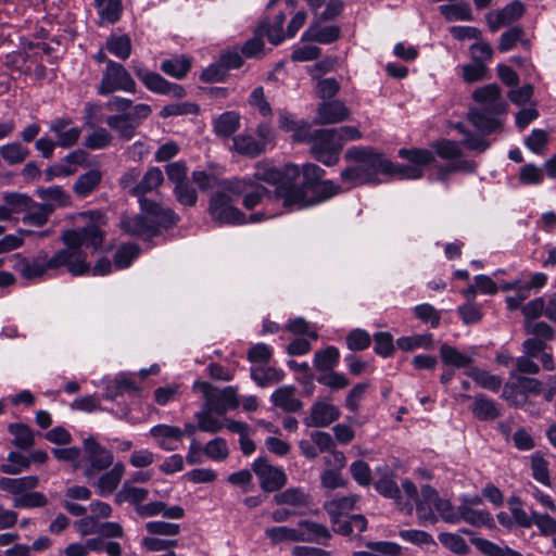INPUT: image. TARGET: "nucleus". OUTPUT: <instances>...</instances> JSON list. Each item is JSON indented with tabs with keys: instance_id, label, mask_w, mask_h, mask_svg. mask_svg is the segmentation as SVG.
I'll list each match as a JSON object with an SVG mask.
<instances>
[{
	"instance_id": "nucleus-1",
	"label": "nucleus",
	"mask_w": 556,
	"mask_h": 556,
	"mask_svg": "<svg viewBox=\"0 0 556 556\" xmlns=\"http://www.w3.org/2000/svg\"><path fill=\"white\" fill-rule=\"evenodd\" d=\"M65 248L54 253L50 258L51 269L65 267L73 276H81L90 271L87 255L83 248L97 250L103 241V233L98 226L90 224L86 227L66 230L62 235Z\"/></svg>"
},
{
	"instance_id": "nucleus-2",
	"label": "nucleus",
	"mask_w": 556,
	"mask_h": 556,
	"mask_svg": "<svg viewBox=\"0 0 556 556\" xmlns=\"http://www.w3.org/2000/svg\"><path fill=\"white\" fill-rule=\"evenodd\" d=\"M344 159L352 165L341 172L340 178L350 186L380 184L379 174L387 175L391 169V161L371 147H352Z\"/></svg>"
},
{
	"instance_id": "nucleus-3",
	"label": "nucleus",
	"mask_w": 556,
	"mask_h": 556,
	"mask_svg": "<svg viewBox=\"0 0 556 556\" xmlns=\"http://www.w3.org/2000/svg\"><path fill=\"white\" fill-rule=\"evenodd\" d=\"M143 214L123 216L119 227L124 232L140 238H152L159 233L160 228H170L178 222V215L169 207L149 199H140Z\"/></svg>"
},
{
	"instance_id": "nucleus-4",
	"label": "nucleus",
	"mask_w": 556,
	"mask_h": 556,
	"mask_svg": "<svg viewBox=\"0 0 556 556\" xmlns=\"http://www.w3.org/2000/svg\"><path fill=\"white\" fill-rule=\"evenodd\" d=\"M247 178L223 179L208 201V214L219 225L247 224L245 215L233 205V199L248 190Z\"/></svg>"
},
{
	"instance_id": "nucleus-5",
	"label": "nucleus",
	"mask_w": 556,
	"mask_h": 556,
	"mask_svg": "<svg viewBox=\"0 0 556 556\" xmlns=\"http://www.w3.org/2000/svg\"><path fill=\"white\" fill-rule=\"evenodd\" d=\"M299 176L300 168L293 164L279 169L269 163H257L254 172L256 180L276 186L275 198L282 200L285 206L307 204L304 188L294 186Z\"/></svg>"
},
{
	"instance_id": "nucleus-6",
	"label": "nucleus",
	"mask_w": 556,
	"mask_h": 556,
	"mask_svg": "<svg viewBox=\"0 0 556 556\" xmlns=\"http://www.w3.org/2000/svg\"><path fill=\"white\" fill-rule=\"evenodd\" d=\"M311 153L315 160L326 166H333L339 162L342 142L333 129H316L309 134Z\"/></svg>"
},
{
	"instance_id": "nucleus-7",
	"label": "nucleus",
	"mask_w": 556,
	"mask_h": 556,
	"mask_svg": "<svg viewBox=\"0 0 556 556\" xmlns=\"http://www.w3.org/2000/svg\"><path fill=\"white\" fill-rule=\"evenodd\" d=\"M152 113L149 104L139 103L134 105L129 114H113L106 117V125L118 134L122 140H131L137 128Z\"/></svg>"
},
{
	"instance_id": "nucleus-8",
	"label": "nucleus",
	"mask_w": 556,
	"mask_h": 556,
	"mask_svg": "<svg viewBox=\"0 0 556 556\" xmlns=\"http://www.w3.org/2000/svg\"><path fill=\"white\" fill-rule=\"evenodd\" d=\"M97 90L102 96L116 91L135 92L136 83L121 63L108 61Z\"/></svg>"
},
{
	"instance_id": "nucleus-9",
	"label": "nucleus",
	"mask_w": 556,
	"mask_h": 556,
	"mask_svg": "<svg viewBox=\"0 0 556 556\" xmlns=\"http://www.w3.org/2000/svg\"><path fill=\"white\" fill-rule=\"evenodd\" d=\"M399 155L412 164L402 165L391 162V169L387 175H395L402 179H418L422 176V166L434 161V155L426 149H401Z\"/></svg>"
},
{
	"instance_id": "nucleus-10",
	"label": "nucleus",
	"mask_w": 556,
	"mask_h": 556,
	"mask_svg": "<svg viewBox=\"0 0 556 556\" xmlns=\"http://www.w3.org/2000/svg\"><path fill=\"white\" fill-rule=\"evenodd\" d=\"M193 389L201 392L205 399L204 406L217 415H224L228 409L239 405L237 391L232 387L217 389L207 382L195 381Z\"/></svg>"
},
{
	"instance_id": "nucleus-11",
	"label": "nucleus",
	"mask_w": 556,
	"mask_h": 556,
	"mask_svg": "<svg viewBox=\"0 0 556 556\" xmlns=\"http://www.w3.org/2000/svg\"><path fill=\"white\" fill-rule=\"evenodd\" d=\"M84 450L86 460L89 466L85 469L84 475L87 478H92L99 471L109 468L114 460L111 451L100 445L92 437L84 440Z\"/></svg>"
},
{
	"instance_id": "nucleus-12",
	"label": "nucleus",
	"mask_w": 556,
	"mask_h": 556,
	"mask_svg": "<svg viewBox=\"0 0 556 556\" xmlns=\"http://www.w3.org/2000/svg\"><path fill=\"white\" fill-rule=\"evenodd\" d=\"M252 469L260 480V486L265 492H275L287 483L285 471L271 466L266 458L255 459Z\"/></svg>"
},
{
	"instance_id": "nucleus-13",
	"label": "nucleus",
	"mask_w": 556,
	"mask_h": 556,
	"mask_svg": "<svg viewBox=\"0 0 556 556\" xmlns=\"http://www.w3.org/2000/svg\"><path fill=\"white\" fill-rule=\"evenodd\" d=\"M136 76L142 81L147 89L159 94L172 93L175 98L181 99L186 96L182 86L167 81L159 73L151 72L144 67H135Z\"/></svg>"
},
{
	"instance_id": "nucleus-14",
	"label": "nucleus",
	"mask_w": 556,
	"mask_h": 556,
	"mask_svg": "<svg viewBox=\"0 0 556 556\" xmlns=\"http://www.w3.org/2000/svg\"><path fill=\"white\" fill-rule=\"evenodd\" d=\"M88 167V153L83 149H77L65 155L60 162L48 167L45 172L46 180H52L55 177H67L77 172V167Z\"/></svg>"
},
{
	"instance_id": "nucleus-15",
	"label": "nucleus",
	"mask_w": 556,
	"mask_h": 556,
	"mask_svg": "<svg viewBox=\"0 0 556 556\" xmlns=\"http://www.w3.org/2000/svg\"><path fill=\"white\" fill-rule=\"evenodd\" d=\"M13 268L25 279H35L41 277L50 267V258L45 251L38 252V254L29 260L21 254H14Z\"/></svg>"
},
{
	"instance_id": "nucleus-16",
	"label": "nucleus",
	"mask_w": 556,
	"mask_h": 556,
	"mask_svg": "<svg viewBox=\"0 0 556 556\" xmlns=\"http://www.w3.org/2000/svg\"><path fill=\"white\" fill-rule=\"evenodd\" d=\"M49 130L55 136L58 147L65 149L75 146L81 135V129L73 126V119L70 116L52 119L49 123Z\"/></svg>"
},
{
	"instance_id": "nucleus-17",
	"label": "nucleus",
	"mask_w": 556,
	"mask_h": 556,
	"mask_svg": "<svg viewBox=\"0 0 556 556\" xmlns=\"http://www.w3.org/2000/svg\"><path fill=\"white\" fill-rule=\"evenodd\" d=\"M350 110L341 100L324 101L318 105L316 124H338L348 121Z\"/></svg>"
},
{
	"instance_id": "nucleus-18",
	"label": "nucleus",
	"mask_w": 556,
	"mask_h": 556,
	"mask_svg": "<svg viewBox=\"0 0 556 556\" xmlns=\"http://www.w3.org/2000/svg\"><path fill=\"white\" fill-rule=\"evenodd\" d=\"M340 417V410L337 406L326 403L316 402L311 407V414L304 419L307 427H327Z\"/></svg>"
},
{
	"instance_id": "nucleus-19",
	"label": "nucleus",
	"mask_w": 556,
	"mask_h": 556,
	"mask_svg": "<svg viewBox=\"0 0 556 556\" xmlns=\"http://www.w3.org/2000/svg\"><path fill=\"white\" fill-rule=\"evenodd\" d=\"M439 501V496L437 491L430 485H424L421 488L420 494L415 500L416 503V513L419 520L430 523H434L437 521V517L434 515V506Z\"/></svg>"
},
{
	"instance_id": "nucleus-20",
	"label": "nucleus",
	"mask_w": 556,
	"mask_h": 556,
	"mask_svg": "<svg viewBox=\"0 0 556 556\" xmlns=\"http://www.w3.org/2000/svg\"><path fill=\"white\" fill-rule=\"evenodd\" d=\"M472 98L476 102L483 104V108L494 110L495 113H504L505 102L501 99V88L496 84H489L473 91Z\"/></svg>"
},
{
	"instance_id": "nucleus-21",
	"label": "nucleus",
	"mask_w": 556,
	"mask_h": 556,
	"mask_svg": "<svg viewBox=\"0 0 556 556\" xmlns=\"http://www.w3.org/2000/svg\"><path fill=\"white\" fill-rule=\"evenodd\" d=\"M150 434L165 451L176 450L177 443L184 438V431L180 428L169 425H156L151 428Z\"/></svg>"
},
{
	"instance_id": "nucleus-22",
	"label": "nucleus",
	"mask_w": 556,
	"mask_h": 556,
	"mask_svg": "<svg viewBox=\"0 0 556 556\" xmlns=\"http://www.w3.org/2000/svg\"><path fill=\"white\" fill-rule=\"evenodd\" d=\"M498 114L500 113H495L494 110L489 108L471 110L469 121L478 130L488 135L500 129L501 123L496 117Z\"/></svg>"
},
{
	"instance_id": "nucleus-23",
	"label": "nucleus",
	"mask_w": 556,
	"mask_h": 556,
	"mask_svg": "<svg viewBox=\"0 0 556 556\" xmlns=\"http://www.w3.org/2000/svg\"><path fill=\"white\" fill-rule=\"evenodd\" d=\"M295 392L293 386L280 387L271 394V403L286 413H296L303 407V403L295 396Z\"/></svg>"
},
{
	"instance_id": "nucleus-24",
	"label": "nucleus",
	"mask_w": 556,
	"mask_h": 556,
	"mask_svg": "<svg viewBox=\"0 0 556 556\" xmlns=\"http://www.w3.org/2000/svg\"><path fill=\"white\" fill-rule=\"evenodd\" d=\"M38 484L39 479L36 476H26L21 478H0V489L14 495V497L24 495L28 491L36 489Z\"/></svg>"
},
{
	"instance_id": "nucleus-25",
	"label": "nucleus",
	"mask_w": 556,
	"mask_h": 556,
	"mask_svg": "<svg viewBox=\"0 0 556 556\" xmlns=\"http://www.w3.org/2000/svg\"><path fill=\"white\" fill-rule=\"evenodd\" d=\"M36 194L45 201V204L51 205L53 212L58 207H68L72 205L71 195L61 186L38 188Z\"/></svg>"
},
{
	"instance_id": "nucleus-26",
	"label": "nucleus",
	"mask_w": 556,
	"mask_h": 556,
	"mask_svg": "<svg viewBox=\"0 0 556 556\" xmlns=\"http://www.w3.org/2000/svg\"><path fill=\"white\" fill-rule=\"evenodd\" d=\"M301 535L304 538L301 542H314L323 544L331 538V533L325 525L313 520L303 519L298 522Z\"/></svg>"
},
{
	"instance_id": "nucleus-27",
	"label": "nucleus",
	"mask_w": 556,
	"mask_h": 556,
	"mask_svg": "<svg viewBox=\"0 0 556 556\" xmlns=\"http://www.w3.org/2000/svg\"><path fill=\"white\" fill-rule=\"evenodd\" d=\"M355 502L356 497L353 495L336 497L331 501H327L324 504V509L329 515L332 525L336 526L343 520V515L354 508Z\"/></svg>"
},
{
	"instance_id": "nucleus-28",
	"label": "nucleus",
	"mask_w": 556,
	"mask_h": 556,
	"mask_svg": "<svg viewBox=\"0 0 556 556\" xmlns=\"http://www.w3.org/2000/svg\"><path fill=\"white\" fill-rule=\"evenodd\" d=\"M265 35L268 36V39L273 45H278L281 42V37L275 39L274 36L270 34L269 29L267 28V26L265 24H261L256 29L254 37L249 39L243 45L241 49L242 54L248 58L258 56L264 49L263 36Z\"/></svg>"
},
{
	"instance_id": "nucleus-29",
	"label": "nucleus",
	"mask_w": 556,
	"mask_h": 556,
	"mask_svg": "<svg viewBox=\"0 0 556 556\" xmlns=\"http://www.w3.org/2000/svg\"><path fill=\"white\" fill-rule=\"evenodd\" d=\"M124 472L125 466L122 463H116L110 471L99 478L97 482L98 494L101 496L112 494L118 486Z\"/></svg>"
},
{
	"instance_id": "nucleus-30",
	"label": "nucleus",
	"mask_w": 556,
	"mask_h": 556,
	"mask_svg": "<svg viewBox=\"0 0 556 556\" xmlns=\"http://www.w3.org/2000/svg\"><path fill=\"white\" fill-rule=\"evenodd\" d=\"M472 413L479 420H494L501 416L497 403L484 394L475 396Z\"/></svg>"
},
{
	"instance_id": "nucleus-31",
	"label": "nucleus",
	"mask_w": 556,
	"mask_h": 556,
	"mask_svg": "<svg viewBox=\"0 0 556 556\" xmlns=\"http://www.w3.org/2000/svg\"><path fill=\"white\" fill-rule=\"evenodd\" d=\"M308 191L312 192L313 198H308V194L306 193L307 204L296 205L298 207H307L326 201L332 198L333 195L338 194L341 191V188L340 186L336 185L332 180H321L315 186H313V188H311Z\"/></svg>"
},
{
	"instance_id": "nucleus-32",
	"label": "nucleus",
	"mask_w": 556,
	"mask_h": 556,
	"mask_svg": "<svg viewBox=\"0 0 556 556\" xmlns=\"http://www.w3.org/2000/svg\"><path fill=\"white\" fill-rule=\"evenodd\" d=\"M102 173L99 169H90L80 175L73 185L74 193L79 198H86L99 187Z\"/></svg>"
},
{
	"instance_id": "nucleus-33",
	"label": "nucleus",
	"mask_w": 556,
	"mask_h": 556,
	"mask_svg": "<svg viewBox=\"0 0 556 556\" xmlns=\"http://www.w3.org/2000/svg\"><path fill=\"white\" fill-rule=\"evenodd\" d=\"M30 151L21 141H12L0 148V157L9 166L20 165L29 156Z\"/></svg>"
},
{
	"instance_id": "nucleus-34",
	"label": "nucleus",
	"mask_w": 556,
	"mask_h": 556,
	"mask_svg": "<svg viewBox=\"0 0 556 556\" xmlns=\"http://www.w3.org/2000/svg\"><path fill=\"white\" fill-rule=\"evenodd\" d=\"M277 505H290L293 507H307L311 504V496L302 489L290 488L274 495Z\"/></svg>"
},
{
	"instance_id": "nucleus-35",
	"label": "nucleus",
	"mask_w": 556,
	"mask_h": 556,
	"mask_svg": "<svg viewBox=\"0 0 556 556\" xmlns=\"http://www.w3.org/2000/svg\"><path fill=\"white\" fill-rule=\"evenodd\" d=\"M149 491L144 488H137L128 482H125L122 489L115 495V502L117 504L130 503L135 506V510L137 507L142 505V502L148 498Z\"/></svg>"
},
{
	"instance_id": "nucleus-36",
	"label": "nucleus",
	"mask_w": 556,
	"mask_h": 556,
	"mask_svg": "<svg viewBox=\"0 0 556 556\" xmlns=\"http://www.w3.org/2000/svg\"><path fill=\"white\" fill-rule=\"evenodd\" d=\"M266 538L273 545L283 542H301L304 538L301 535L300 529L287 526H277L265 529Z\"/></svg>"
},
{
	"instance_id": "nucleus-37",
	"label": "nucleus",
	"mask_w": 556,
	"mask_h": 556,
	"mask_svg": "<svg viewBox=\"0 0 556 556\" xmlns=\"http://www.w3.org/2000/svg\"><path fill=\"white\" fill-rule=\"evenodd\" d=\"M191 68V60L186 55H178L164 60L161 63V70L168 76L176 79H182Z\"/></svg>"
},
{
	"instance_id": "nucleus-38",
	"label": "nucleus",
	"mask_w": 556,
	"mask_h": 556,
	"mask_svg": "<svg viewBox=\"0 0 556 556\" xmlns=\"http://www.w3.org/2000/svg\"><path fill=\"white\" fill-rule=\"evenodd\" d=\"M240 126V117L236 112H225L214 121V131L218 137L229 138Z\"/></svg>"
},
{
	"instance_id": "nucleus-39",
	"label": "nucleus",
	"mask_w": 556,
	"mask_h": 556,
	"mask_svg": "<svg viewBox=\"0 0 556 556\" xmlns=\"http://www.w3.org/2000/svg\"><path fill=\"white\" fill-rule=\"evenodd\" d=\"M164 181V175L160 167H150L143 177L139 180L138 186L134 190L140 193V199H144L146 193L152 192L157 189Z\"/></svg>"
},
{
	"instance_id": "nucleus-40",
	"label": "nucleus",
	"mask_w": 556,
	"mask_h": 556,
	"mask_svg": "<svg viewBox=\"0 0 556 556\" xmlns=\"http://www.w3.org/2000/svg\"><path fill=\"white\" fill-rule=\"evenodd\" d=\"M340 36V28L334 25L325 27H309L303 35V39L316 41L319 43H331Z\"/></svg>"
},
{
	"instance_id": "nucleus-41",
	"label": "nucleus",
	"mask_w": 556,
	"mask_h": 556,
	"mask_svg": "<svg viewBox=\"0 0 556 556\" xmlns=\"http://www.w3.org/2000/svg\"><path fill=\"white\" fill-rule=\"evenodd\" d=\"M440 357L446 366L456 368L468 367L472 363V358L469 355L460 353L457 349L446 343L440 348Z\"/></svg>"
},
{
	"instance_id": "nucleus-42",
	"label": "nucleus",
	"mask_w": 556,
	"mask_h": 556,
	"mask_svg": "<svg viewBox=\"0 0 556 556\" xmlns=\"http://www.w3.org/2000/svg\"><path fill=\"white\" fill-rule=\"evenodd\" d=\"M467 376L470 377L480 387L488 389L490 391L496 392L502 387V379L496 375H492L486 370L471 367L466 371Z\"/></svg>"
},
{
	"instance_id": "nucleus-43",
	"label": "nucleus",
	"mask_w": 556,
	"mask_h": 556,
	"mask_svg": "<svg viewBox=\"0 0 556 556\" xmlns=\"http://www.w3.org/2000/svg\"><path fill=\"white\" fill-rule=\"evenodd\" d=\"M339 350L336 346H328L327 349L315 353L314 366L320 371H332L339 363Z\"/></svg>"
},
{
	"instance_id": "nucleus-44",
	"label": "nucleus",
	"mask_w": 556,
	"mask_h": 556,
	"mask_svg": "<svg viewBox=\"0 0 556 556\" xmlns=\"http://www.w3.org/2000/svg\"><path fill=\"white\" fill-rule=\"evenodd\" d=\"M113 140V135L106 128L97 127L85 137L84 146L89 150H102L109 148Z\"/></svg>"
},
{
	"instance_id": "nucleus-45",
	"label": "nucleus",
	"mask_w": 556,
	"mask_h": 556,
	"mask_svg": "<svg viewBox=\"0 0 556 556\" xmlns=\"http://www.w3.org/2000/svg\"><path fill=\"white\" fill-rule=\"evenodd\" d=\"M459 515L458 522L464 520L476 527L490 526L492 522V517L488 511L473 509L468 504L459 506Z\"/></svg>"
},
{
	"instance_id": "nucleus-46",
	"label": "nucleus",
	"mask_w": 556,
	"mask_h": 556,
	"mask_svg": "<svg viewBox=\"0 0 556 556\" xmlns=\"http://www.w3.org/2000/svg\"><path fill=\"white\" fill-rule=\"evenodd\" d=\"M366 528L367 520L363 515H352L333 526V531L341 535H352L354 533H362Z\"/></svg>"
},
{
	"instance_id": "nucleus-47",
	"label": "nucleus",
	"mask_w": 556,
	"mask_h": 556,
	"mask_svg": "<svg viewBox=\"0 0 556 556\" xmlns=\"http://www.w3.org/2000/svg\"><path fill=\"white\" fill-rule=\"evenodd\" d=\"M396 344L399 349L405 352H410L416 349L430 350L433 348V337L431 333L402 337L397 339Z\"/></svg>"
},
{
	"instance_id": "nucleus-48",
	"label": "nucleus",
	"mask_w": 556,
	"mask_h": 556,
	"mask_svg": "<svg viewBox=\"0 0 556 556\" xmlns=\"http://www.w3.org/2000/svg\"><path fill=\"white\" fill-rule=\"evenodd\" d=\"M440 13L447 21H471L472 12L468 3L457 2L454 4H443L439 7Z\"/></svg>"
},
{
	"instance_id": "nucleus-49",
	"label": "nucleus",
	"mask_w": 556,
	"mask_h": 556,
	"mask_svg": "<svg viewBox=\"0 0 556 556\" xmlns=\"http://www.w3.org/2000/svg\"><path fill=\"white\" fill-rule=\"evenodd\" d=\"M52 213L53 207L51 205L34 201V206H31L30 211H26L23 223L41 227L48 222Z\"/></svg>"
},
{
	"instance_id": "nucleus-50",
	"label": "nucleus",
	"mask_w": 556,
	"mask_h": 556,
	"mask_svg": "<svg viewBox=\"0 0 556 556\" xmlns=\"http://www.w3.org/2000/svg\"><path fill=\"white\" fill-rule=\"evenodd\" d=\"M476 163L468 160H457L444 166H440L435 173V179L446 181L451 174L456 172L473 173L476 172Z\"/></svg>"
},
{
	"instance_id": "nucleus-51",
	"label": "nucleus",
	"mask_w": 556,
	"mask_h": 556,
	"mask_svg": "<svg viewBox=\"0 0 556 556\" xmlns=\"http://www.w3.org/2000/svg\"><path fill=\"white\" fill-rule=\"evenodd\" d=\"M502 396L509 405L517 408L525 407L529 403L517 378L516 381L504 386Z\"/></svg>"
},
{
	"instance_id": "nucleus-52",
	"label": "nucleus",
	"mask_w": 556,
	"mask_h": 556,
	"mask_svg": "<svg viewBox=\"0 0 556 556\" xmlns=\"http://www.w3.org/2000/svg\"><path fill=\"white\" fill-rule=\"evenodd\" d=\"M9 431L14 435L13 444L18 448H28L35 444V434L24 424H11Z\"/></svg>"
},
{
	"instance_id": "nucleus-53",
	"label": "nucleus",
	"mask_w": 556,
	"mask_h": 556,
	"mask_svg": "<svg viewBox=\"0 0 556 556\" xmlns=\"http://www.w3.org/2000/svg\"><path fill=\"white\" fill-rule=\"evenodd\" d=\"M251 378L257 386L264 388L271 383L281 381L283 372L274 367H258L251 370Z\"/></svg>"
},
{
	"instance_id": "nucleus-54",
	"label": "nucleus",
	"mask_w": 556,
	"mask_h": 556,
	"mask_svg": "<svg viewBox=\"0 0 556 556\" xmlns=\"http://www.w3.org/2000/svg\"><path fill=\"white\" fill-rule=\"evenodd\" d=\"M233 147L240 154L251 157L262 153L264 146L256 141L252 136L240 135L233 138Z\"/></svg>"
},
{
	"instance_id": "nucleus-55",
	"label": "nucleus",
	"mask_w": 556,
	"mask_h": 556,
	"mask_svg": "<svg viewBox=\"0 0 556 556\" xmlns=\"http://www.w3.org/2000/svg\"><path fill=\"white\" fill-rule=\"evenodd\" d=\"M106 49L121 60H126L131 53V40L127 35L111 36L108 38Z\"/></svg>"
},
{
	"instance_id": "nucleus-56",
	"label": "nucleus",
	"mask_w": 556,
	"mask_h": 556,
	"mask_svg": "<svg viewBox=\"0 0 556 556\" xmlns=\"http://www.w3.org/2000/svg\"><path fill=\"white\" fill-rule=\"evenodd\" d=\"M214 410L204 406L195 414L198 420V428L204 432L216 433L224 427L223 422L213 416Z\"/></svg>"
},
{
	"instance_id": "nucleus-57",
	"label": "nucleus",
	"mask_w": 556,
	"mask_h": 556,
	"mask_svg": "<svg viewBox=\"0 0 556 556\" xmlns=\"http://www.w3.org/2000/svg\"><path fill=\"white\" fill-rule=\"evenodd\" d=\"M99 10L101 23H115L119 20L122 14L121 0H103L100 5H96Z\"/></svg>"
},
{
	"instance_id": "nucleus-58",
	"label": "nucleus",
	"mask_w": 556,
	"mask_h": 556,
	"mask_svg": "<svg viewBox=\"0 0 556 556\" xmlns=\"http://www.w3.org/2000/svg\"><path fill=\"white\" fill-rule=\"evenodd\" d=\"M8 462L0 465V471L7 475H18L30 466V459L18 452L9 453Z\"/></svg>"
},
{
	"instance_id": "nucleus-59",
	"label": "nucleus",
	"mask_w": 556,
	"mask_h": 556,
	"mask_svg": "<svg viewBox=\"0 0 556 556\" xmlns=\"http://www.w3.org/2000/svg\"><path fill=\"white\" fill-rule=\"evenodd\" d=\"M251 185L248 190L243 192V206L247 210H252L258 205L265 197H270V192L261 185H255L252 179H247Z\"/></svg>"
},
{
	"instance_id": "nucleus-60",
	"label": "nucleus",
	"mask_w": 556,
	"mask_h": 556,
	"mask_svg": "<svg viewBox=\"0 0 556 556\" xmlns=\"http://www.w3.org/2000/svg\"><path fill=\"white\" fill-rule=\"evenodd\" d=\"M48 504L47 496L41 492L28 491L22 496L13 497L15 508H37L45 507Z\"/></svg>"
},
{
	"instance_id": "nucleus-61",
	"label": "nucleus",
	"mask_w": 556,
	"mask_h": 556,
	"mask_svg": "<svg viewBox=\"0 0 556 556\" xmlns=\"http://www.w3.org/2000/svg\"><path fill=\"white\" fill-rule=\"evenodd\" d=\"M7 206L12 210V215L21 212L30 211L34 206V200L28 195L16 192H9L3 195Z\"/></svg>"
},
{
	"instance_id": "nucleus-62",
	"label": "nucleus",
	"mask_w": 556,
	"mask_h": 556,
	"mask_svg": "<svg viewBox=\"0 0 556 556\" xmlns=\"http://www.w3.org/2000/svg\"><path fill=\"white\" fill-rule=\"evenodd\" d=\"M203 451L208 458L215 462L225 460L229 455L227 442L223 438L211 440L206 443Z\"/></svg>"
},
{
	"instance_id": "nucleus-63",
	"label": "nucleus",
	"mask_w": 556,
	"mask_h": 556,
	"mask_svg": "<svg viewBox=\"0 0 556 556\" xmlns=\"http://www.w3.org/2000/svg\"><path fill=\"white\" fill-rule=\"evenodd\" d=\"M471 543L486 556H507L510 553V548L507 546H500L486 539L471 538Z\"/></svg>"
},
{
	"instance_id": "nucleus-64",
	"label": "nucleus",
	"mask_w": 556,
	"mask_h": 556,
	"mask_svg": "<svg viewBox=\"0 0 556 556\" xmlns=\"http://www.w3.org/2000/svg\"><path fill=\"white\" fill-rule=\"evenodd\" d=\"M365 545L371 549L376 556H403L402 547L394 542L376 541L366 542Z\"/></svg>"
}]
</instances>
